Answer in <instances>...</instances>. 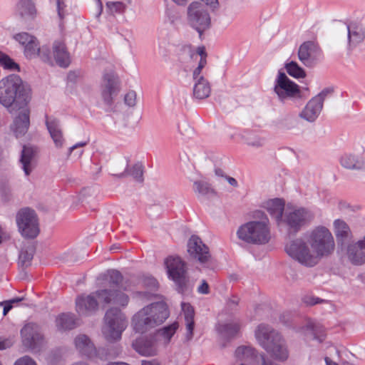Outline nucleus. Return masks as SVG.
Wrapping results in <instances>:
<instances>
[{
	"label": "nucleus",
	"instance_id": "nucleus-37",
	"mask_svg": "<svg viewBox=\"0 0 365 365\" xmlns=\"http://www.w3.org/2000/svg\"><path fill=\"white\" fill-rule=\"evenodd\" d=\"M194 192L197 195V197H210L215 194L214 189L211 185L202 180H197L193 183Z\"/></svg>",
	"mask_w": 365,
	"mask_h": 365
},
{
	"label": "nucleus",
	"instance_id": "nucleus-61",
	"mask_svg": "<svg viewBox=\"0 0 365 365\" xmlns=\"http://www.w3.org/2000/svg\"><path fill=\"white\" fill-rule=\"evenodd\" d=\"M201 71H202V69L200 68L199 67H197L194 70V71L192 73V77H193V79L195 81L198 80L200 77H203L202 76H200Z\"/></svg>",
	"mask_w": 365,
	"mask_h": 365
},
{
	"label": "nucleus",
	"instance_id": "nucleus-3",
	"mask_svg": "<svg viewBox=\"0 0 365 365\" xmlns=\"http://www.w3.org/2000/svg\"><path fill=\"white\" fill-rule=\"evenodd\" d=\"M168 317L167 304L164 302H158L138 312L132 319V324L136 332L143 333L161 324Z\"/></svg>",
	"mask_w": 365,
	"mask_h": 365
},
{
	"label": "nucleus",
	"instance_id": "nucleus-59",
	"mask_svg": "<svg viewBox=\"0 0 365 365\" xmlns=\"http://www.w3.org/2000/svg\"><path fill=\"white\" fill-rule=\"evenodd\" d=\"M87 144H88L87 142H81V143H78L75 144L74 145L71 146L69 148V155H71L73 150H77L81 148H83V147L86 146Z\"/></svg>",
	"mask_w": 365,
	"mask_h": 365
},
{
	"label": "nucleus",
	"instance_id": "nucleus-23",
	"mask_svg": "<svg viewBox=\"0 0 365 365\" xmlns=\"http://www.w3.org/2000/svg\"><path fill=\"white\" fill-rule=\"evenodd\" d=\"M351 264L361 265L365 263V236L357 242H353L344 250Z\"/></svg>",
	"mask_w": 365,
	"mask_h": 365
},
{
	"label": "nucleus",
	"instance_id": "nucleus-18",
	"mask_svg": "<svg viewBox=\"0 0 365 365\" xmlns=\"http://www.w3.org/2000/svg\"><path fill=\"white\" fill-rule=\"evenodd\" d=\"M96 299L105 305L110 304L125 307L128 304L129 297L118 289H102L93 292Z\"/></svg>",
	"mask_w": 365,
	"mask_h": 365
},
{
	"label": "nucleus",
	"instance_id": "nucleus-40",
	"mask_svg": "<svg viewBox=\"0 0 365 365\" xmlns=\"http://www.w3.org/2000/svg\"><path fill=\"white\" fill-rule=\"evenodd\" d=\"M307 329L312 336V339L322 343L325 339L324 331L322 327L313 322H309L307 324Z\"/></svg>",
	"mask_w": 365,
	"mask_h": 365
},
{
	"label": "nucleus",
	"instance_id": "nucleus-24",
	"mask_svg": "<svg viewBox=\"0 0 365 365\" xmlns=\"http://www.w3.org/2000/svg\"><path fill=\"white\" fill-rule=\"evenodd\" d=\"M76 311L80 315L88 316L98 309V302L93 293L79 296L76 300Z\"/></svg>",
	"mask_w": 365,
	"mask_h": 365
},
{
	"label": "nucleus",
	"instance_id": "nucleus-2",
	"mask_svg": "<svg viewBox=\"0 0 365 365\" xmlns=\"http://www.w3.org/2000/svg\"><path fill=\"white\" fill-rule=\"evenodd\" d=\"M255 336L259 346L271 356L279 361H284L289 357V352L284 339L279 331L266 324H260L255 331Z\"/></svg>",
	"mask_w": 365,
	"mask_h": 365
},
{
	"label": "nucleus",
	"instance_id": "nucleus-48",
	"mask_svg": "<svg viewBox=\"0 0 365 365\" xmlns=\"http://www.w3.org/2000/svg\"><path fill=\"white\" fill-rule=\"evenodd\" d=\"M143 284L152 291H155L158 287V281L153 277H145Z\"/></svg>",
	"mask_w": 365,
	"mask_h": 365
},
{
	"label": "nucleus",
	"instance_id": "nucleus-60",
	"mask_svg": "<svg viewBox=\"0 0 365 365\" xmlns=\"http://www.w3.org/2000/svg\"><path fill=\"white\" fill-rule=\"evenodd\" d=\"M264 144L263 140L260 138H257L253 141L248 142V145L254 146V147H261Z\"/></svg>",
	"mask_w": 365,
	"mask_h": 365
},
{
	"label": "nucleus",
	"instance_id": "nucleus-19",
	"mask_svg": "<svg viewBox=\"0 0 365 365\" xmlns=\"http://www.w3.org/2000/svg\"><path fill=\"white\" fill-rule=\"evenodd\" d=\"M333 230L336 237V244L341 251L353 242V233L349 225L341 219L333 222Z\"/></svg>",
	"mask_w": 365,
	"mask_h": 365
},
{
	"label": "nucleus",
	"instance_id": "nucleus-21",
	"mask_svg": "<svg viewBox=\"0 0 365 365\" xmlns=\"http://www.w3.org/2000/svg\"><path fill=\"white\" fill-rule=\"evenodd\" d=\"M342 30L347 33L348 50H353L365 39V28L361 24L351 21L342 25Z\"/></svg>",
	"mask_w": 365,
	"mask_h": 365
},
{
	"label": "nucleus",
	"instance_id": "nucleus-39",
	"mask_svg": "<svg viewBox=\"0 0 365 365\" xmlns=\"http://www.w3.org/2000/svg\"><path fill=\"white\" fill-rule=\"evenodd\" d=\"M43 52V49L41 50L39 47L37 39L35 36H34V39L30 41L26 46H24V54L26 58H32L37 55L41 56Z\"/></svg>",
	"mask_w": 365,
	"mask_h": 365
},
{
	"label": "nucleus",
	"instance_id": "nucleus-14",
	"mask_svg": "<svg viewBox=\"0 0 365 365\" xmlns=\"http://www.w3.org/2000/svg\"><path fill=\"white\" fill-rule=\"evenodd\" d=\"M334 91L333 87L324 88L307 102L305 107L299 113V116L307 122H314L322 110L324 100L331 95Z\"/></svg>",
	"mask_w": 365,
	"mask_h": 365
},
{
	"label": "nucleus",
	"instance_id": "nucleus-46",
	"mask_svg": "<svg viewBox=\"0 0 365 365\" xmlns=\"http://www.w3.org/2000/svg\"><path fill=\"white\" fill-rule=\"evenodd\" d=\"M181 306L184 312L185 320H193L195 316L194 308L190 304L185 302H182Z\"/></svg>",
	"mask_w": 365,
	"mask_h": 365
},
{
	"label": "nucleus",
	"instance_id": "nucleus-32",
	"mask_svg": "<svg viewBox=\"0 0 365 365\" xmlns=\"http://www.w3.org/2000/svg\"><path fill=\"white\" fill-rule=\"evenodd\" d=\"M35 251L36 247L33 243L24 244L19 255V264L23 268L29 267L31 264Z\"/></svg>",
	"mask_w": 365,
	"mask_h": 365
},
{
	"label": "nucleus",
	"instance_id": "nucleus-25",
	"mask_svg": "<svg viewBox=\"0 0 365 365\" xmlns=\"http://www.w3.org/2000/svg\"><path fill=\"white\" fill-rule=\"evenodd\" d=\"M341 165L347 170L365 171V158L352 153H345L340 158Z\"/></svg>",
	"mask_w": 365,
	"mask_h": 365
},
{
	"label": "nucleus",
	"instance_id": "nucleus-33",
	"mask_svg": "<svg viewBox=\"0 0 365 365\" xmlns=\"http://www.w3.org/2000/svg\"><path fill=\"white\" fill-rule=\"evenodd\" d=\"M211 92L210 83L204 77H200L195 81L193 87V96L199 100L209 97Z\"/></svg>",
	"mask_w": 365,
	"mask_h": 365
},
{
	"label": "nucleus",
	"instance_id": "nucleus-27",
	"mask_svg": "<svg viewBox=\"0 0 365 365\" xmlns=\"http://www.w3.org/2000/svg\"><path fill=\"white\" fill-rule=\"evenodd\" d=\"M46 125L56 147L63 145L64 139L61 131L59 120L54 118L46 116Z\"/></svg>",
	"mask_w": 365,
	"mask_h": 365
},
{
	"label": "nucleus",
	"instance_id": "nucleus-55",
	"mask_svg": "<svg viewBox=\"0 0 365 365\" xmlns=\"http://www.w3.org/2000/svg\"><path fill=\"white\" fill-rule=\"evenodd\" d=\"M259 365H279L272 359H267L264 354H260L259 359Z\"/></svg>",
	"mask_w": 365,
	"mask_h": 365
},
{
	"label": "nucleus",
	"instance_id": "nucleus-45",
	"mask_svg": "<svg viewBox=\"0 0 365 365\" xmlns=\"http://www.w3.org/2000/svg\"><path fill=\"white\" fill-rule=\"evenodd\" d=\"M23 300V297H15L10 300L1 302V306H3V315L6 316L9 313V312L14 307V304H17L18 303Z\"/></svg>",
	"mask_w": 365,
	"mask_h": 365
},
{
	"label": "nucleus",
	"instance_id": "nucleus-26",
	"mask_svg": "<svg viewBox=\"0 0 365 365\" xmlns=\"http://www.w3.org/2000/svg\"><path fill=\"white\" fill-rule=\"evenodd\" d=\"M53 53L56 63L63 68L68 67L71 63L70 54L63 41H55L53 45Z\"/></svg>",
	"mask_w": 365,
	"mask_h": 365
},
{
	"label": "nucleus",
	"instance_id": "nucleus-44",
	"mask_svg": "<svg viewBox=\"0 0 365 365\" xmlns=\"http://www.w3.org/2000/svg\"><path fill=\"white\" fill-rule=\"evenodd\" d=\"M106 7L110 14H123L125 10V5L121 1H108L106 3Z\"/></svg>",
	"mask_w": 365,
	"mask_h": 365
},
{
	"label": "nucleus",
	"instance_id": "nucleus-30",
	"mask_svg": "<svg viewBox=\"0 0 365 365\" xmlns=\"http://www.w3.org/2000/svg\"><path fill=\"white\" fill-rule=\"evenodd\" d=\"M17 12L24 21L34 19L36 14L35 5L31 0H21L17 4Z\"/></svg>",
	"mask_w": 365,
	"mask_h": 365
},
{
	"label": "nucleus",
	"instance_id": "nucleus-43",
	"mask_svg": "<svg viewBox=\"0 0 365 365\" xmlns=\"http://www.w3.org/2000/svg\"><path fill=\"white\" fill-rule=\"evenodd\" d=\"M1 67L10 71H19L20 66L7 54L1 53Z\"/></svg>",
	"mask_w": 365,
	"mask_h": 365
},
{
	"label": "nucleus",
	"instance_id": "nucleus-28",
	"mask_svg": "<svg viewBox=\"0 0 365 365\" xmlns=\"http://www.w3.org/2000/svg\"><path fill=\"white\" fill-rule=\"evenodd\" d=\"M35 153L36 150L33 147L29 145L23 146L20 163H21L22 169L26 175H29L34 168L33 163Z\"/></svg>",
	"mask_w": 365,
	"mask_h": 365
},
{
	"label": "nucleus",
	"instance_id": "nucleus-54",
	"mask_svg": "<svg viewBox=\"0 0 365 365\" xmlns=\"http://www.w3.org/2000/svg\"><path fill=\"white\" fill-rule=\"evenodd\" d=\"M12 198V195L9 189L1 187V202H9Z\"/></svg>",
	"mask_w": 365,
	"mask_h": 365
},
{
	"label": "nucleus",
	"instance_id": "nucleus-41",
	"mask_svg": "<svg viewBox=\"0 0 365 365\" xmlns=\"http://www.w3.org/2000/svg\"><path fill=\"white\" fill-rule=\"evenodd\" d=\"M284 67L288 74L295 78H304L306 76L305 71L296 61H292L289 63H287Z\"/></svg>",
	"mask_w": 365,
	"mask_h": 365
},
{
	"label": "nucleus",
	"instance_id": "nucleus-56",
	"mask_svg": "<svg viewBox=\"0 0 365 365\" xmlns=\"http://www.w3.org/2000/svg\"><path fill=\"white\" fill-rule=\"evenodd\" d=\"M197 292L202 294H207L210 292L209 285L205 280L202 281V284L197 288Z\"/></svg>",
	"mask_w": 365,
	"mask_h": 365
},
{
	"label": "nucleus",
	"instance_id": "nucleus-42",
	"mask_svg": "<svg viewBox=\"0 0 365 365\" xmlns=\"http://www.w3.org/2000/svg\"><path fill=\"white\" fill-rule=\"evenodd\" d=\"M118 93H113V91H107L104 90H101V98L103 99L105 110L106 112L114 111V98L117 96Z\"/></svg>",
	"mask_w": 365,
	"mask_h": 365
},
{
	"label": "nucleus",
	"instance_id": "nucleus-20",
	"mask_svg": "<svg viewBox=\"0 0 365 365\" xmlns=\"http://www.w3.org/2000/svg\"><path fill=\"white\" fill-rule=\"evenodd\" d=\"M187 252L191 257L197 259L201 264L208 262L211 257L209 248L196 235H192L189 239Z\"/></svg>",
	"mask_w": 365,
	"mask_h": 365
},
{
	"label": "nucleus",
	"instance_id": "nucleus-10",
	"mask_svg": "<svg viewBox=\"0 0 365 365\" xmlns=\"http://www.w3.org/2000/svg\"><path fill=\"white\" fill-rule=\"evenodd\" d=\"M188 24L199 34L201 38L205 31L211 25V19L206 6L199 1L192 2L187 9Z\"/></svg>",
	"mask_w": 365,
	"mask_h": 365
},
{
	"label": "nucleus",
	"instance_id": "nucleus-6",
	"mask_svg": "<svg viewBox=\"0 0 365 365\" xmlns=\"http://www.w3.org/2000/svg\"><path fill=\"white\" fill-rule=\"evenodd\" d=\"M309 243L318 262L321 258L332 255L335 250L334 237L324 226H318L310 232Z\"/></svg>",
	"mask_w": 365,
	"mask_h": 365
},
{
	"label": "nucleus",
	"instance_id": "nucleus-11",
	"mask_svg": "<svg viewBox=\"0 0 365 365\" xmlns=\"http://www.w3.org/2000/svg\"><path fill=\"white\" fill-rule=\"evenodd\" d=\"M19 230L24 238L34 239L39 233L38 217L36 212L29 208L21 209L16 215Z\"/></svg>",
	"mask_w": 365,
	"mask_h": 365
},
{
	"label": "nucleus",
	"instance_id": "nucleus-13",
	"mask_svg": "<svg viewBox=\"0 0 365 365\" xmlns=\"http://www.w3.org/2000/svg\"><path fill=\"white\" fill-rule=\"evenodd\" d=\"M312 219L313 215L308 210L300 207L286 212L280 223L286 227L289 235H295Z\"/></svg>",
	"mask_w": 365,
	"mask_h": 365
},
{
	"label": "nucleus",
	"instance_id": "nucleus-17",
	"mask_svg": "<svg viewBox=\"0 0 365 365\" xmlns=\"http://www.w3.org/2000/svg\"><path fill=\"white\" fill-rule=\"evenodd\" d=\"M322 56V50L313 41L304 42L299 48L298 58L307 67L314 66Z\"/></svg>",
	"mask_w": 365,
	"mask_h": 365
},
{
	"label": "nucleus",
	"instance_id": "nucleus-7",
	"mask_svg": "<svg viewBox=\"0 0 365 365\" xmlns=\"http://www.w3.org/2000/svg\"><path fill=\"white\" fill-rule=\"evenodd\" d=\"M165 264L169 279L175 284V290L180 294L189 292L190 282L186 263L179 257L170 256L166 258Z\"/></svg>",
	"mask_w": 365,
	"mask_h": 365
},
{
	"label": "nucleus",
	"instance_id": "nucleus-51",
	"mask_svg": "<svg viewBox=\"0 0 365 365\" xmlns=\"http://www.w3.org/2000/svg\"><path fill=\"white\" fill-rule=\"evenodd\" d=\"M186 322V338L187 340H190L193 335V329L195 326V322L193 320H187Z\"/></svg>",
	"mask_w": 365,
	"mask_h": 365
},
{
	"label": "nucleus",
	"instance_id": "nucleus-9",
	"mask_svg": "<svg viewBox=\"0 0 365 365\" xmlns=\"http://www.w3.org/2000/svg\"><path fill=\"white\" fill-rule=\"evenodd\" d=\"M287 254L302 265L312 267L318 261L317 256L307 242L302 238H297L287 242L284 247Z\"/></svg>",
	"mask_w": 365,
	"mask_h": 365
},
{
	"label": "nucleus",
	"instance_id": "nucleus-36",
	"mask_svg": "<svg viewBox=\"0 0 365 365\" xmlns=\"http://www.w3.org/2000/svg\"><path fill=\"white\" fill-rule=\"evenodd\" d=\"M113 175L118 178H125L128 175H130L136 181L142 182L143 181V166L141 163H138L133 165L130 169H128L127 166L124 172L120 174H113Z\"/></svg>",
	"mask_w": 365,
	"mask_h": 365
},
{
	"label": "nucleus",
	"instance_id": "nucleus-31",
	"mask_svg": "<svg viewBox=\"0 0 365 365\" xmlns=\"http://www.w3.org/2000/svg\"><path fill=\"white\" fill-rule=\"evenodd\" d=\"M56 325L60 331L71 330L77 327V319L73 314L63 313L56 317Z\"/></svg>",
	"mask_w": 365,
	"mask_h": 365
},
{
	"label": "nucleus",
	"instance_id": "nucleus-16",
	"mask_svg": "<svg viewBox=\"0 0 365 365\" xmlns=\"http://www.w3.org/2000/svg\"><path fill=\"white\" fill-rule=\"evenodd\" d=\"M21 334L24 345L34 351H38L43 343L41 329L35 323L26 324L21 329Z\"/></svg>",
	"mask_w": 365,
	"mask_h": 365
},
{
	"label": "nucleus",
	"instance_id": "nucleus-63",
	"mask_svg": "<svg viewBox=\"0 0 365 365\" xmlns=\"http://www.w3.org/2000/svg\"><path fill=\"white\" fill-rule=\"evenodd\" d=\"M141 365H160V362L156 359L143 360Z\"/></svg>",
	"mask_w": 365,
	"mask_h": 365
},
{
	"label": "nucleus",
	"instance_id": "nucleus-22",
	"mask_svg": "<svg viewBox=\"0 0 365 365\" xmlns=\"http://www.w3.org/2000/svg\"><path fill=\"white\" fill-rule=\"evenodd\" d=\"M259 356L260 354L253 346H240L235 350L233 365H259Z\"/></svg>",
	"mask_w": 365,
	"mask_h": 365
},
{
	"label": "nucleus",
	"instance_id": "nucleus-57",
	"mask_svg": "<svg viewBox=\"0 0 365 365\" xmlns=\"http://www.w3.org/2000/svg\"><path fill=\"white\" fill-rule=\"evenodd\" d=\"M239 301L240 299L237 297H232V298L227 301V305L229 309H235L237 307Z\"/></svg>",
	"mask_w": 365,
	"mask_h": 365
},
{
	"label": "nucleus",
	"instance_id": "nucleus-49",
	"mask_svg": "<svg viewBox=\"0 0 365 365\" xmlns=\"http://www.w3.org/2000/svg\"><path fill=\"white\" fill-rule=\"evenodd\" d=\"M125 104L130 107H133L135 105L136 102V93L135 91H131L128 92L124 98Z\"/></svg>",
	"mask_w": 365,
	"mask_h": 365
},
{
	"label": "nucleus",
	"instance_id": "nucleus-15",
	"mask_svg": "<svg viewBox=\"0 0 365 365\" xmlns=\"http://www.w3.org/2000/svg\"><path fill=\"white\" fill-rule=\"evenodd\" d=\"M274 91L281 102L294 98H300L299 86L290 80L282 71H279L274 81Z\"/></svg>",
	"mask_w": 365,
	"mask_h": 365
},
{
	"label": "nucleus",
	"instance_id": "nucleus-29",
	"mask_svg": "<svg viewBox=\"0 0 365 365\" xmlns=\"http://www.w3.org/2000/svg\"><path fill=\"white\" fill-rule=\"evenodd\" d=\"M265 207L270 215L279 223L284 217V202L282 200L274 198L268 200L265 204Z\"/></svg>",
	"mask_w": 365,
	"mask_h": 365
},
{
	"label": "nucleus",
	"instance_id": "nucleus-50",
	"mask_svg": "<svg viewBox=\"0 0 365 365\" xmlns=\"http://www.w3.org/2000/svg\"><path fill=\"white\" fill-rule=\"evenodd\" d=\"M14 365H36V363L28 356H24L16 361Z\"/></svg>",
	"mask_w": 365,
	"mask_h": 365
},
{
	"label": "nucleus",
	"instance_id": "nucleus-5",
	"mask_svg": "<svg viewBox=\"0 0 365 365\" xmlns=\"http://www.w3.org/2000/svg\"><path fill=\"white\" fill-rule=\"evenodd\" d=\"M262 211H257L256 216L261 217V221H251L240 226L237 232L238 237L249 244L264 245L270 239L269 230L267 222V217Z\"/></svg>",
	"mask_w": 365,
	"mask_h": 365
},
{
	"label": "nucleus",
	"instance_id": "nucleus-38",
	"mask_svg": "<svg viewBox=\"0 0 365 365\" xmlns=\"http://www.w3.org/2000/svg\"><path fill=\"white\" fill-rule=\"evenodd\" d=\"M103 279L108 281L109 286L120 288V284L123 281V275L121 273L115 269H109L106 274L103 275Z\"/></svg>",
	"mask_w": 365,
	"mask_h": 365
},
{
	"label": "nucleus",
	"instance_id": "nucleus-35",
	"mask_svg": "<svg viewBox=\"0 0 365 365\" xmlns=\"http://www.w3.org/2000/svg\"><path fill=\"white\" fill-rule=\"evenodd\" d=\"M240 329V324L239 322H229L219 324L217 330L219 333L227 339L235 337Z\"/></svg>",
	"mask_w": 365,
	"mask_h": 365
},
{
	"label": "nucleus",
	"instance_id": "nucleus-62",
	"mask_svg": "<svg viewBox=\"0 0 365 365\" xmlns=\"http://www.w3.org/2000/svg\"><path fill=\"white\" fill-rule=\"evenodd\" d=\"M197 53L200 56V58H206L207 53L204 46L198 47Z\"/></svg>",
	"mask_w": 365,
	"mask_h": 365
},
{
	"label": "nucleus",
	"instance_id": "nucleus-64",
	"mask_svg": "<svg viewBox=\"0 0 365 365\" xmlns=\"http://www.w3.org/2000/svg\"><path fill=\"white\" fill-rule=\"evenodd\" d=\"M68 80L71 82H75L77 78V75L75 72L70 71L68 74Z\"/></svg>",
	"mask_w": 365,
	"mask_h": 365
},
{
	"label": "nucleus",
	"instance_id": "nucleus-47",
	"mask_svg": "<svg viewBox=\"0 0 365 365\" xmlns=\"http://www.w3.org/2000/svg\"><path fill=\"white\" fill-rule=\"evenodd\" d=\"M14 38L22 46H26L30 41L34 39V36L26 32L19 33L14 36Z\"/></svg>",
	"mask_w": 365,
	"mask_h": 365
},
{
	"label": "nucleus",
	"instance_id": "nucleus-34",
	"mask_svg": "<svg viewBox=\"0 0 365 365\" xmlns=\"http://www.w3.org/2000/svg\"><path fill=\"white\" fill-rule=\"evenodd\" d=\"M120 81L118 77L113 73H107L103 76L101 90L107 91H113L118 93L119 92Z\"/></svg>",
	"mask_w": 365,
	"mask_h": 365
},
{
	"label": "nucleus",
	"instance_id": "nucleus-53",
	"mask_svg": "<svg viewBox=\"0 0 365 365\" xmlns=\"http://www.w3.org/2000/svg\"><path fill=\"white\" fill-rule=\"evenodd\" d=\"M324 300L315 297H305L304 298V302L307 305L313 306L317 304H319Z\"/></svg>",
	"mask_w": 365,
	"mask_h": 365
},
{
	"label": "nucleus",
	"instance_id": "nucleus-4",
	"mask_svg": "<svg viewBox=\"0 0 365 365\" xmlns=\"http://www.w3.org/2000/svg\"><path fill=\"white\" fill-rule=\"evenodd\" d=\"M178 328V324L175 322L158 330L154 334L141 335L133 341L132 347L141 356H154L158 352L159 336H163L168 342Z\"/></svg>",
	"mask_w": 365,
	"mask_h": 365
},
{
	"label": "nucleus",
	"instance_id": "nucleus-12",
	"mask_svg": "<svg viewBox=\"0 0 365 365\" xmlns=\"http://www.w3.org/2000/svg\"><path fill=\"white\" fill-rule=\"evenodd\" d=\"M75 344L76 349L83 354L88 358L95 356L101 359H107L110 357H114L119 353L118 349H110L109 346L100 347L96 349L88 336L81 334L76 337Z\"/></svg>",
	"mask_w": 365,
	"mask_h": 365
},
{
	"label": "nucleus",
	"instance_id": "nucleus-8",
	"mask_svg": "<svg viewBox=\"0 0 365 365\" xmlns=\"http://www.w3.org/2000/svg\"><path fill=\"white\" fill-rule=\"evenodd\" d=\"M104 321L102 332L106 340L113 341L120 339L128 325L126 317L121 310L116 307L109 309L106 312Z\"/></svg>",
	"mask_w": 365,
	"mask_h": 365
},
{
	"label": "nucleus",
	"instance_id": "nucleus-1",
	"mask_svg": "<svg viewBox=\"0 0 365 365\" xmlns=\"http://www.w3.org/2000/svg\"><path fill=\"white\" fill-rule=\"evenodd\" d=\"M4 94L1 93V105L7 108L12 115H16L11 129L16 138L24 135L30 125L31 89L19 76L11 74L1 79Z\"/></svg>",
	"mask_w": 365,
	"mask_h": 365
},
{
	"label": "nucleus",
	"instance_id": "nucleus-58",
	"mask_svg": "<svg viewBox=\"0 0 365 365\" xmlns=\"http://www.w3.org/2000/svg\"><path fill=\"white\" fill-rule=\"evenodd\" d=\"M204 2L203 4L210 6L212 9H215L218 6L217 0H202Z\"/></svg>",
	"mask_w": 365,
	"mask_h": 365
},
{
	"label": "nucleus",
	"instance_id": "nucleus-52",
	"mask_svg": "<svg viewBox=\"0 0 365 365\" xmlns=\"http://www.w3.org/2000/svg\"><path fill=\"white\" fill-rule=\"evenodd\" d=\"M56 4L58 15L61 19H63L66 15V13L64 11V9L66 7L64 0H56Z\"/></svg>",
	"mask_w": 365,
	"mask_h": 365
}]
</instances>
